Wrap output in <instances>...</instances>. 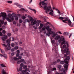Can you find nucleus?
Returning <instances> with one entry per match:
<instances>
[{
  "label": "nucleus",
  "mask_w": 74,
  "mask_h": 74,
  "mask_svg": "<svg viewBox=\"0 0 74 74\" xmlns=\"http://www.w3.org/2000/svg\"><path fill=\"white\" fill-rule=\"evenodd\" d=\"M56 74H64V73H56Z\"/></svg>",
  "instance_id": "nucleus-46"
},
{
  "label": "nucleus",
  "mask_w": 74,
  "mask_h": 74,
  "mask_svg": "<svg viewBox=\"0 0 74 74\" xmlns=\"http://www.w3.org/2000/svg\"><path fill=\"white\" fill-rule=\"evenodd\" d=\"M51 30V29H49V30H48L47 32H48L46 34V36H47L49 37V36H50V35H51V34H53V32Z\"/></svg>",
  "instance_id": "nucleus-10"
},
{
  "label": "nucleus",
  "mask_w": 74,
  "mask_h": 74,
  "mask_svg": "<svg viewBox=\"0 0 74 74\" xmlns=\"http://www.w3.org/2000/svg\"><path fill=\"white\" fill-rule=\"evenodd\" d=\"M68 66H69V64H64V68H66V70H67V69H68Z\"/></svg>",
  "instance_id": "nucleus-15"
},
{
  "label": "nucleus",
  "mask_w": 74,
  "mask_h": 74,
  "mask_svg": "<svg viewBox=\"0 0 74 74\" xmlns=\"http://www.w3.org/2000/svg\"><path fill=\"white\" fill-rule=\"evenodd\" d=\"M15 19L16 21H18V16H16Z\"/></svg>",
  "instance_id": "nucleus-38"
},
{
  "label": "nucleus",
  "mask_w": 74,
  "mask_h": 74,
  "mask_svg": "<svg viewBox=\"0 0 74 74\" xmlns=\"http://www.w3.org/2000/svg\"><path fill=\"white\" fill-rule=\"evenodd\" d=\"M35 24H36V25L37 26H39V25H40V24H39V23H37V21H36V23Z\"/></svg>",
  "instance_id": "nucleus-33"
},
{
  "label": "nucleus",
  "mask_w": 74,
  "mask_h": 74,
  "mask_svg": "<svg viewBox=\"0 0 74 74\" xmlns=\"http://www.w3.org/2000/svg\"><path fill=\"white\" fill-rule=\"evenodd\" d=\"M43 27V24L42 23L40 24V26L39 27V29H41L42 27Z\"/></svg>",
  "instance_id": "nucleus-22"
},
{
  "label": "nucleus",
  "mask_w": 74,
  "mask_h": 74,
  "mask_svg": "<svg viewBox=\"0 0 74 74\" xmlns=\"http://www.w3.org/2000/svg\"><path fill=\"white\" fill-rule=\"evenodd\" d=\"M58 42L59 43H60L61 42L60 46L61 47V48L62 52H63V48L64 49L66 48V49H64L63 50L64 53H66L64 55V58H66L64 59V61L66 64H68L69 61L70 60V56L67 55H69L70 54V51H69L68 50H69V49L66 47V45H65L66 41H65L64 37H62L61 39H60L58 40Z\"/></svg>",
  "instance_id": "nucleus-1"
},
{
  "label": "nucleus",
  "mask_w": 74,
  "mask_h": 74,
  "mask_svg": "<svg viewBox=\"0 0 74 74\" xmlns=\"http://www.w3.org/2000/svg\"><path fill=\"white\" fill-rule=\"evenodd\" d=\"M20 63H21V62H20V61L19 60V61H18L17 62V64H20Z\"/></svg>",
  "instance_id": "nucleus-52"
},
{
  "label": "nucleus",
  "mask_w": 74,
  "mask_h": 74,
  "mask_svg": "<svg viewBox=\"0 0 74 74\" xmlns=\"http://www.w3.org/2000/svg\"><path fill=\"white\" fill-rule=\"evenodd\" d=\"M50 11L51 12H52V13H53V10H52V9H51L50 10Z\"/></svg>",
  "instance_id": "nucleus-49"
},
{
  "label": "nucleus",
  "mask_w": 74,
  "mask_h": 74,
  "mask_svg": "<svg viewBox=\"0 0 74 74\" xmlns=\"http://www.w3.org/2000/svg\"><path fill=\"white\" fill-rule=\"evenodd\" d=\"M58 67L59 69V70L60 71V68H61V67H62V66H61L60 65H58Z\"/></svg>",
  "instance_id": "nucleus-27"
},
{
  "label": "nucleus",
  "mask_w": 74,
  "mask_h": 74,
  "mask_svg": "<svg viewBox=\"0 0 74 74\" xmlns=\"http://www.w3.org/2000/svg\"><path fill=\"white\" fill-rule=\"evenodd\" d=\"M65 44H66L67 47H69L70 46L69 45V44L68 42L65 41Z\"/></svg>",
  "instance_id": "nucleus-23"
},
{
  "label": "nucleus",
  "mask_w": 74,
  "mask_h": 74,
  "mask_svg": "<svg viewBox=\"0 0 74 74\" xmlns=\"http://www.w3.org/2000/svg\"><path fill=\"white\" fill-rule=\"evenodd\" d=\"M1 66L2 67H5V65L4 64H1Z\"/></svg>",
  "instance_id": "nucleus-34"
},
{
  "label": "nucleus",
  "mask_w": 74,
  "mask_h": 74,
  "mask_svg": "<svg viewBox=\"0 0 74 74\" xmlns=\"http://www.w3.org/2000/svg\"><path fill=\"white\" fill-rule=\"evenodd\" d=\"M60 71H62V72H63V73H64L65 74V69L64 68H62V69Z\"/></svg>",
  "instance_id": "nucleus-21"
},
{
  "label": "nucleus",
  "mask_w": 74,
  "mask_h": 74,
  "mask_svg": "<svg viewBox=\"0 0 74 74\" xmlns=\"http://www.w3.org/2000/svg\"><path fill=\"white\" fill-rule=\"evenodd\" d=\"M19 45H22V42H19Z\"/></svg>",
  "instance_id": "nucleus-62"
},
{
  "label": "nucleus",
  "mask_w": 74,
  "mask_h": 74,
  "mask_svg": "<svg viewBox=\"0 0 74 74\" xmlns=\"http://www.w3.org/2000/svg\"><path fill=\"white\" fill-rule=\"evenodd\" d=\"M32 1H33V0H30L29 1V4H30L32 2Z\"/></svg>",
  "instance_id": "nucleus-60"
},
{
  "label": "nucleus",
  "mask_w": 74,
  "mask_h": 74,
  "mask_svg": "<svg viewBox=\"0 0 74 74\" xmlns=\"http://www.w3.org/2000/svg\"><path fill=\"white\" fill-rule=\"evenodd\" d=\"M44 31V34H46V33H47V32H46V31H45V30H43Z\"/></svg>",
  "instance_id": "nucleus-55"
},
{
  "label": "nucleus",
  "mask_w": 74,
  "mask_h": 74,
  "mask_svg": "<svg viewBox=\"0 0 74 74\" xmlns=\"http://www.w3.org/2000/svg\"><path fill=\"white\" fill-rule=\"evenodd\" d=\"M21 11H25V10L24 8H21Z\"/></svg>",
  "instance_id": "nucleus-45"
},
{
  "label": "nucleus",
  "mask_w": 74,
  "mask_h": 74,
  "mask_svg": "<svg viewBox=\"0 0 74 74\" xmlns=\"http://www.w3.org/2000/svg\"><path fill=\"white\" fill-rule=\"evenodd\" d=\"M52 43H54L55 42V40H53L51 41Z\"/></svg>",
  "instance_id": "nucleus-56"
},
{
  "label": "nucleus",
  "mask_w": 74,
  "mask_h": 74,
  "mask_svg": "<svg viewBox=\"0 0 74 74\" xmlns=\"http://www.w3.org/2000/svg\"><path fill=\"white\" fill-rule=\"evenodd\" d=\"M6 16V13H5L1 12L0 14V27H1V25L4 24V21L5 19Z\"/></svg>",
  "instance_id": "nucleus-3"
},
{
  "label": "nucleus",
  "mask_w": 74,
  "mask_h": 74,
  "mask_svg": "<svg viewBox=\"0 0 74 74\" xmlns=\"http://www.w3.org/2000/svg\"><path fill=\"white\" fill-rule=\"evenodd\" d=\"M0 36H3V34L1 32H0Z\"/></svg>",
  "instance_id": "nucleus-50"
},
{
  "label": "nucleus",
  "mask_w": 74,
  "mask_h": 74,
  "mask_svg": "<svg viewBox=\"0 0 74 74\" xmlns=\"http://www.w3.org/2000/svg\"><path fill=\"white\" fill-rule=\"evenodd\" d=\"M27 15L28 18H30L29 19V20L31 22V25H34L35 24V23H37V21H36V20L34 21V19L32 18V17H31V16L26 14H25L26 16H27Z\"/></svg>",
  "instance_id": "nucleus-8"
},
{
  "label": "nucleus",
  "mask_w": 74,
  "mask_h": 74,
  "mask_svg": "<svg viewBox=\"0 0 74 74\" xmlns=\"http://www.w3.org/2000/svg\"><path fill=\"white\" fill-rule=\"evenodd\" d=\"M19 22L20 23H22V20L21 19H20L19 20Z\"/></svg>",
  "instance_id": "nucleus-39"
},
{
  "label": "nucleus",
  "mask_w": 74,
  "mask_h": 74,
  "mask_svg": "<svg viewBox=\"0 0 74 74\" xmlns=\"http://www.w3.org/2000/svg\"><path fill=\"white\" fill-rule=\"evenodd\" d=\"M2 33H3V34H5L6 32H5V30H3L2 31Z\"/></svg>",
  "instance_id": "nucleus-36"
},
{
  "label": "nucleus",
  "mask_w": 74,
  "mask_h": 74,
  "mask_svg": "<svg viewBox=\"0 0 74 74\" xmlns=\"http://www.w3.org/2000/svg\"><path fill=\"white\" fill-rule=\"evenodd\" d=\"M41 4L44 5V10H46L45 11L46 13H47V12L48 11H50V10L51 9V5L49 6L48 7L47 6V3H45V2L44 1H42L40 2L39 3V5L41 6V7H42V6L41 5Z\"/></svg>",
  "instance_id": "nucleus-2"
},
{
  "label": "nucleus",
  "mask_w": 74,
  "mask_h": 74,
  "mask_svg": "<svg viewBox=\"0 0 74 74\" xmlns=\"http://www.w3.org/2000/svg\"><path fill=\"white\" fill-rule=\"evenodd\" d=\"M61 64H63L64 63V62L63 61H62L60 62Z\"/></svg>",
  "instance_id": "nucleus-40"
},
{
  "label": "nucleus",
  "mask_w": 74,
  "mask_h": 74,
  "mask_svg": "<svg viewBox=\"0 0 74 74\" xmlns=\"http://www.w3.org/2000/svg\"><path fill=\"white\" fill-rule=\"evenodd\" d=\"M14 4L16 5H17L18 6V7L19 8H21V7H22V5H20L19 4H18V3H15Z\"/></svg>",
  "instance_id": "nucleus-18"
},
{
  "label": "nucleus",
  "mask_w": 74,
  "mask_h": 74,
  "mask_svg": "<svg viewBox=\"0 0 74 74\" xmlns=\"http://www.w3.org/2000/svg\"><path fill=\"white\" fill-rule=\"evenodd\" d=\"M56 11H58L57 12L58 14H60V11H59L58 9H56Z\"/></svg>",
  "instance_id": "nucleus-31"
},
{
  "label": "nucleus",
  "mask_w": 74,
  "mask_h": 74,
  "mask_svg": "<svg viewBox=\"0 0 74 74\" xmlns=\"http://www.w3.org/2000/svg\"><path fill=\"white\" fill-rule=\"evenodd\" d=\"M6 42L7 43V45L3 44H1L2 45H3V46L5 47L6 49H7V50H10L11 49V47H10V40H8L6 41Z\"/></svg>",
  "instance_id": "nucleus-7"
},
{
  "label": "nucleus",
  "mask_w": 74,
  "mask_h": 74,
  "mask_svg": "<svg viewBox=\"0 0 74 74\" xmlns=\"http://www.w3.org/2000/svg\"><path fill=\"white\" fill-rule=\"evenodd\" d=\"M30 66H28L29 68H27L25 69V70L23 71L21 73V74H25L26 72L29 71L30 72V71H29V67H30Z\"/></svg>",
  "instance_id": "nucleus-11"
},
{
  "label": "nucleus",
  "mask_w": 74,
  "mask_h": 74,
  "mask_svg": "<svg viewBox=\"0 0 74 74\" xmlns=\"http://www.w3.org/2000/svg\"><path fill=\"white\" fill-rule=\"evenodd\" d=\"M24 66V65L23 63H21L20 64V66H21L20 67H22H22H23Z\"/></svg>",
  "instance_id": "nucleus-28"
},
{
  "label": "nucleus",
  "mask_w": 74,
  "mask_h": 74,
  "mask_svg": "<svg viewBox=\"0 0 74 74\" xmlns=\"http://www.w3.org/2000/svg\"><path fill=\"white\" fill-rule=\"evenodd\" d=\"M13 23L14 25H16V22L15 21H13Z\"/></svg>",
  "instance_id": "nucleus-47"
},
{
  "label": "nucleus",
  "mask_w": 74,
  "mask_h": 74,
  "mask_svg": "<svg viewBox=\"0 0 74 74\" xmlns=\"http://www.w3.org/2000/svg\"><path fill=\"white\" fill-rule=\"evenodd\" d=\"M0 56H3L4 58H6V59H7V56L5 54H4L3 55H2L1 54H0Z\"/></svg>",
  "instance_id": "nucleus-14"
},
{
  "label": "nucleus",
  "mask_w": 74,
  "mask_h": 74,
  "mask_svg": "<svg viewBox=\"0 0 74 74\" xmlns=\"http://www.w3.org/2000/svg\"><path fill=\"white\" fill-rule=\"evenodd\" d=\"M58 34H62V32H60V31H58Z\"/></svg>",
  "instance_id": "nucleus-44"
},
{
  "label": "nucleus",
  "mask_w": 74,
  "mask_h": 74,
  "mask_svg": "<svg viewBox=\"0 0 74 74\" xmlns=\"http://www.w3.org/2000/svg\"><path fill=\"white\" fill-rule=\"evenodd\" d=\"M7 22H4V25H7Z\"/></svg>",
  "instance_id": "nucleus-48"
},
{
  "label": "nucleus",
  "mask_w": 74,
  "mask_h": 74,
  "mask_svg": "<svg viewBox=\"0 0 74 74\" xmlns=\"http://www.w3.org/2000/svg\"><path fill=\"white\" fill-rule=\"evenodd\" d=\"M71 36H72V33H71L69 36V38H70L71 37Z\"/></svg>",
  "instance_id": "nucleus-57"
},
{
  "label": "nucleus",
  "mask_w": 74,
  "mask_h": 74,
  "mask_svg": "<svg viewBox=\"0 0 74 74\" xmlns=\"http://www.w3.org/2000/svg\"><path fill=\"white\" fill-rule=\"evenodd\" d=\"M27 65H25L23 66V69H25V68H27Z\"/></svg>",
  "instance_id": "nucleus-26"
},
{
  "label": "nucleus",
  "mask_w": 74,
  "mask_h": 74,
  "mask_svg": "<svg viewBox=\"0 0 74 74\" xmlns=\"http://www.w3.org/2000/svg\"><path fill=\"white\" fill-rule=\"evenodd\" d=\"M49 27H50V26L49 25L47 26L46 27H43L42 28V30H45V29H46V30H47V31L48 30H49V29H51V28H49Z\"/></svg>",
  "instance_id": "nucleus-12"
},
{
  "label": "nucleus",
  "mask_w": 74,
  "mask_h": 74,
  "mask_svg": "<svg viewBox=\"0 0 74 74\" xmlns=\"http://www.w3.org/2000/svg\"><path fill=\"white\" fill-rule=\"evenodd\" d=\"M17 26H20L21 24H17Z\"/></svg>",
  "instance_id": "nucleus-58"
},
{
  "label": "nucleus",
  "mask_w": 74,
  "mask_h": 74,
  "mask_svg": "<svg viewBox=\"0 0 74 74\" xmlns=\"http://www.w3.org/2000/svg\"><path fill=\"white\" fill-rule=\"evenodd\" d=\"M2 73L3 74H7L5 72V71L4 69H3L2 70Z\"/></svg>",
  "instance_id": "nucleus-19"
},
{
  "label": "nucleus",
  "mask_w": 74,
  "mask_h": 74,
  "mask_svg": "<svg viewBox=\"0 0 74 74\" xmlns=\"http://www.w3.org/2000/svg\"><path fill=\"white\" fill-rule=\"evenodd\" d=\"M47 23L48 24H49V25H51V24L49 23V22H47Z\"/></svg>",
  "instance_id": "nucleus-61"
},
{
  "label": "nucleus",
  "mask_w": 74,
  "mask_h": 74,
  "mask_svg": "<svg viewBox=\"0 0 74 74\" xmlns=\"http://www.w3.org/2000/svg\"><path fill=\"white\" fill-rule=\"evenodd\" d=\"M0 50H1V53H4V51L3 50H2L0 48Z\"/></svg>",
  "instance_id": "nucleus-30"
},
{
  "label": "nucleus",
  "mask_w": 74,
  "mask_h": 74,
  "mask_svg": "<svg viewBox=\"0 0 74 74\" xmlns=\"http://www.w3.org/2000/svg\"><path fill=\"white\" fill-rule=\"evenodd\" d=\"M49 10L48 11L47 10V13L46 14H49V15H51V16H53V13H52V12H50L49 13H48V12H49Z\"/></svg>",
  "instance_id": "nucleus-17"
},
{
  "label": "nucleus",
  "mask_w": 74,
  "mask_h": 74,
  "mask_svg": "<svg viewBox=\"0 0 74 74\" xmlns=\"http://www.w3.org/2000/svg\"><path fill=\"white\" fill-rule=\"evenodd\" d=\"M59 19L62 20V22L64 23H66L67 22H66L68 21L69 23H70V24H71V22L70 20H68V18L66 17H59Z\"/></svg>",
  "instance_id": "nucleus-6"
},
{
  "label": "nucleus",
  "mask_w": 74,
  "mask_h": 74,
  "mask_svg": "<svg viewBox=\"0 0 74 74\" xmlns=\"http://www.w3.org/2000/svg\"><path fill=\"white\" fill-rule=\"evenodd\" d=\"M14 50L15 49H11V51L13 52V51H14Z\"/></svg>",
  "instance_id": "nucleus-54"
},
{
  "label": "nucleus",
  "mask_w": 74,
  "mask_h": 74,
  "mask_svg": "<svg viewBox=\"0 0 74 74\" xmlns=\"http://www.w3.org/2000/svg\"><path fill=\"white\" fill-rule=\"evenodd\" d=\"M33 27L34 29H37V27H36V26H34Z\"/></svg>",
  "instance_id": "nucleus-42"
},
{
  "label": "nucleus",
  "mask_w": 74,
  "mask_h": 74,
  "mask_svg": "<svg viewBox=\"0 0 74 74\" xmlns=\"http://www.w3.org/2000/svg\"><path fill=\"white\" fill-rule=\"evenodd\" d=\"M17 53L16 54V58H16V57H14L12 59V58H10V62H14V60H18V59H22V56H19V53H20V51L19 50H18L16 51Z\"/></svg>",
  "instance_id": "nucleus-4"
},
{
  "label": "nucleus",
  "mask_w": 74,
  "mask_h": 74,
  "mask_svg": "<svg viewBox=\"0 0 74 74\" xmlns=\"http://www.w3.org/2000/svg\"><path fill=\"white\" fill-rule=\"evenodd\" d=\"M52 37L53 38L55 37L54 39L56 40H59L60 39H62V37L63 36H62L61 38H60V36L58 35L57 34L53 33L52 35Z\"/></svg>",
  "instance_id": "nucleus-9"
},
{
  "label": "nucleus",
  "mask_w": 74,
  "mask_h": 74,
  "mask_svg": "<svg viewBox=\"0 0 74 74\" xmlns=\"http://www.w3.org/2000/svg\"><path fill=\"white\" fill-rule=\"evenodd\" d=\"M11 33H8V36L9 37L11 36Z\"/></svg>",
  "instance_id": "nucleus-41"
},
{
  "label": "nucleus",
  "mask_w": 74,
  "mask_h": 74,
  "mask_svg": "<svg viewBox=\"0 0 74 74\" xmlns=\"http://www.w3.org/2000/svg\"><path fill=\"white\" fill-rule=\"evenodd\" d=\"M3 37L1 38V39L2 41H5V39H7L8 37L5 35H3Z\"/></svg>",
  "instance_id": "nucleus-13"
},
{
  "label": "nucleus",
  "mask_w": 74,
  "mask_h": 74,
  "mask_svg": "<svg viewBox=\"0 0 74 74\" xmlns=\"http://www.w3.org/2000/svg\"><path fill=\"white\" fill-rule=\"evenodd\" d=\"M11 55L12 56H14V53H11Z\"/></svg>",
  "instance_id": "nucleus-63"
},
{
  "label": "nucleus",
  "mask_w": 74,
  "mask_h": 74,
  "mask_svg": "<svg viewBox=\"0 0 74 74\" xmlns=\"http://www.w3.org/2000/svg\"><path fill=\"white\" fill-rule=\"evenodd\" d=\"M11 46L12 47H15V44L14 43H12L11 44Z\"/></svg>",
  "instance_id": "nucleus-29"
},
{
  "label": "nucleus",
  "mask_w": 74,
  "mask_h": 74,
  "mask_svg": "<svg viewBox=\"0 0 74 74\" xmlns=\"http://www.w3.org/2000/svg\"><path fill=\"white\" fill-rule=\"evenodd\" d=\"M26 21H27V22H28L29 23V22H30V20H29L28 19H27V20H26Z\"/></svg>",
  "instance_id": "nucleus-51"
},
{
  "label": "nucleus",
  "mask_w": 74,
  "mask_h": 74,
  "mask_svg": "<svg viewBox=\"0 0 74 74\" xmlns=\"http://www.w3.org/2000/svg\"><path fill=\"white\" fill-rule=\"evenodd\" d=\"M29 8L30 9V10H32V11H34V12L36 14V10H35L34 9H32L30 8Z\"/></svg>",
  "instance_id": "nucleus-24"
},
{
  "label": "nucleus",
  "mask_w": 74,
  "mask_h": 74,
  "mask_svg": "<svg viewBox=\"0 0 74 74\" xmlns=\"http://www.w3.org/2000/svg\"><path fill=\"white\" fill-rule=\"evenodd\" d=\"M53 70H56V68H53Z\"/></svg>",
  "instance_id": "nucleus-59"
},
{
  "label": "nucleus",
  "mask_w": 74,
  "mask_h": 74,
  "mask_svg": "<svg viewBox=\"0 0 74 74\" xmlns=\"http://www.w3.org/2000/svg\"><path fill=\"white\" fill-rule=\"evenodd\" d=\"M18 49V46H16L14 48V49L16 50H17Z\"/></svg>",
  "instance_id": "nucleus-35"
},
{
  "label": "nucleus",
  "mask_w": 74,
  "mask_h": 74,
  "mask_svg": "<svg viewBox=\"0 0 74 74\" xmlns=\"http://www.w3.org/2000/svg\"><path fill=\"white\" fill-rule=\"evenodd\" d=\"M7 3H10V4H11V3H12V1H7Z\"/></svg>",
  "instance_id": "nucleus-32"
},
{
  "label": "nucleus",
  "mask_w": 74,
  "mask_h": 74,
  "mask_svg": "<svg viewBox=\"0 0 74 74\" xmlns=\"http://www.w3.org/2000/svg\"><path fill=\"white\" fill-rule=\"evenodd\" d=\"M56 62L55 61L53 62L54 64H56Z\"/></svg>",
  "instance_id": "nucleus-64"
},
{
  "label": "nucleus",
  "mask_w": 74,
  "mask_h": 74,
  "mask_svg": "<svg viewBox=\"0 0 74 74\" xmlns=\"http://www.w3.org/2000/svg\"><path fill=\"white\" fill-rule=\"evenodd\" d=\"M21 18L22 19H26V17L25 16H23Z\"/></svg>",
  "instance_id": "nucleus-37"
},
{
  "label": "nucleus",
  "mask_w": 74,
  "mask_h": 74,
  "mask_svg": "<svg viewBox=\"0 0 74 74\" xmlns=\"http://www.w3.org/2000/svg\"><path fill=\"white\" fill-rule=\"evenodd\" d=\"M16 15V14L14 13L11 14H8V17H7L6 18L7 21L9 22H11L13 21H14V17H15Z\"/></svg>",
  "instance_id": "nucleus-5"
},
{
  "label": "nucleus",
  "mask_w": 74,
  "mask_h": 74,
  "mask_svg": "<svg viewBox=\"0 0 74 74\" xmlns=\"http://www.w3.org/2000/svg\"><path fill=\"white\" fill-rule=\"evenodd\" d=\"M12 38V41H14V38L13 37H12V38H10V40H11V38Z\"/></svg>",
  "instance_id": "nucleus-43"
},
{
  "label": "nucleus",
  "mask_w": 74,
  "mask_h": 74,
  "mask_svg": "<svg viewBox=\"0 0 74 74\" xmlns=\"http://www.w3.org/2000/svg\"><path fill=\"white\" fill-rule=\"evenodd\" d=\"M24 61H25V60H24L23 59H21L20 60V62L21 63H23V62H24Z\"/></svg>",
  "instance_id": "nucleus-25"
},
{
  "label": "nucleus",
  "mask_w": 74,
  "mask_h": 74,
  "mask_svg": "<svg viewBox=\"0 0 74 74\" xmlns=\"http://www.w3.org/2000/svg\"><path fill=\"white\" fill-rule=\"evenodd\" d=\"M64 36H67L69 34L68 32H65L63 33V34Z\"/></svg>",
  "instance_id": "nucleus-20"
},
{
  "label": "nucleus",
  "mask_w": 74,
  "mask_h": 74,
  "mask_svg": "<svg viewBox=\"0 0 74 74\" xmlns=\"http://www.w3.org/2000/svg\"><path fill=\"white\" fill-rule=\"evenodd\" d=\"M60 62V60L59 59L57 60V62L58 63H59V62Z\"/></svg>",
  "instance_id": "nucleus-53"
},
{
  "label": "nucleus",
  "mask_w": 74,
  "mask_h": 74,
  "mask_svg": "<svg viewBox=\"0 0 74 74\" xmlns=\"http://www.w3.org/2000/svg\"><path fill=\"white\" fill-rule=\"evenodd\" d=\"M22 70V67H20L17 68V71L18 72H19V71H21Z\"/></svg>",
  "instance_id": "nucleus-16"
}]
</instances>
